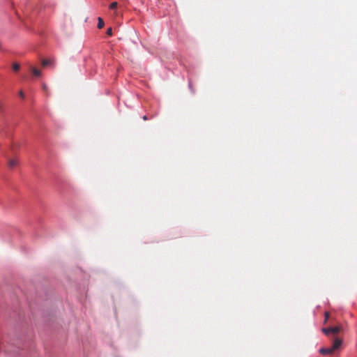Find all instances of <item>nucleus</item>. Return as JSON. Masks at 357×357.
<instances>
[{
    "instance_id": "1",
    "label": "nucleus",
    "mask_w": 357,
    "mask_h": 357,
    "mask_svg": "<svg viewBox=\"0 0 357 357\" xmlns=\"http://www.w3.org/2000/svg\"><path fill=\"white\" fill-rule=\"evenodd\" d=\"M342 342V338L335 337L334 340L333 341V344L331 347H322L319 349V353L324 356L333 355L336 351L339 350L341 348Z\"/></svg>"
},
{
    "instance_id": "2",
    "label": "nucleus",
    "mask_w": 357,
    "mask_h": 357,
    "mask_svg": "<svg viewBox=\"0 0 357 357\" xmlns=\"http://www.w3.org/2000/svg\"><path fill=\"white\" fill-rule=\"evenodd\" d=\"M343 328L342 326H336L333 327L323 328L321 329L322 332L328 337L331 338L333 341L335 337H338L337 335L342 332Z\"/></svg>"
},
{
    "instance_id": "3",
    "label": "nucleus",
    "mask_w": 357,
    "mask_h": 357,
    "mask_svg": "<svg viewBox=\"0 0 357 357\" xmlns=\"http://www.w3.org/2000/svg\"><path fill=\"white\" fill-rule=\"evenodd\" d=\"M18 165V161L16 159H9L8 161V165L9 168L13 169Z\"/></svg>"
},
{
    "instance_id": "4",
    "label": "nucleus",
    "mask_w": 357,
    "mask_h": 357,
    "mask_svg": "<svg viewBox=\"0 0 357 357\" xmlns=\"http://www.w3.org/2000/svg\"><path fill=\"white\" fill-rule=\"evenodd\" d=\"M31 72L33 75L36 77H40L41 75V72L37 68H33L31 69Z\"/></svg>"
},
{
    "instance_id": "5",
    "label": "nucleus",
    "mask_w": 357,
    "mask_h": 357,
    "mask_svg": "<svg viewBox=\"0 0 357 357\" xmlns=\"http://www.w3.org/2000/svg\"><path fill=\"white\" fill-rule=\"evenodd\" d=\"M104 25H105V23H104L103 20L101 17H98V25H97L98 28L102 29V28H103Z\"/></svg>"
},
{
    "instance_id": "6",
    "label": "nucleus",
    "mask_w": 357,
    "mask_h": 357,
    "mask_svg": "<svg viewBox=\"0 0 357 357\" xmlns=\"http://www.w3.org/2000/svg\"><path fill=\"white\" fill-rule=\"evenodd\" d=\"M12 67H13V69L14 71H17L20 68V64H18L17 63H13Z\"/></svg>"
},
{
    "instance_id": "7",
    "label": "nucleus",
    "mask_w": 357,
    "mask_h": 357,
    "mask_svg": "<svg viewBox=\"0 0 357 357\" xmlns=\"http://www.w3.org/2000/svg\"><path fill=\"white\" fill-rule=\"evenodd\" d=\"M118 6V3L117 2H112L110 6H109V8L110 9H116Z\"/></svg>"
},
{
    "instance_id": "8",
    "label": "nucleus",
    "mask_w": 357,
    "mask_h": 357,
    "mask_svg": "<svg viewBox=\"0 0 357 357\" xmlns=\"http://www.w3.org/2000/svg\"><path fill=\"white\" fill-rule=\"evenodd\" d=\"M50 63V60H47V59H43L42 61V65L43 66H46L47 65H49Z\"/></svg>"
},
{
    "instance_id": "9",
    "label": "nucleus",
    "mask_w": 357,
    "mask_h": 357,
    "mask_svg": "<svg viewBox=\"0 0 357 357\" xmlns=\"http://www.w3.org/2000/svg\"><path fill=\"white\" fill-rule=\"evenodd\" d=\"M107 34L109 36L112 35V29L111 27L107 29Z\"/></svg>"
},
{
    "instance_id": "10",
    "label": "nucleus",
    "mask_w": 357,
    "mask_h": 357,
    "mask_svg": "<svg viewBox=\"0 0 357 357\" xmlns=\"http://www.w3.org/2000/svg\"><path fill=\"white\" fill-rule=\"evenodd\" d=\"M329 317V313L328 312H325V322L327 321V319H328Z\"/></svg>"
},
{
    "instance_id": "11",
    "label": "nucleus",
    "mask_w": 357,
    "mask_h": 357,
    "mask_svg": "<svg viewBox=\"0 0 357 357\" xmlns=\"http://www.w3.org/2000/svg\"><path fill=\"white\" fill-rule=\"evenodd\" d=\"M19 95H20V96L22 98H23L24 97V92H23L22 91H20L19 92Z\"/></svg>"
},
{
    "instance_id": "12",
    "label": "nucleus",
    "mask_w": 357,
    "mask_h": 357,
    "mask_svg": "<svg viewBox=\"0 0 357 357\" xmlns=\"http://www.w3.org/2000/svg\"><path fill=\"white\" fill-rule=\"evenodd\" d=\"M143 119H144V120H146V119H147L146 116H143Z\"/></svg>"
}]
</instances>
